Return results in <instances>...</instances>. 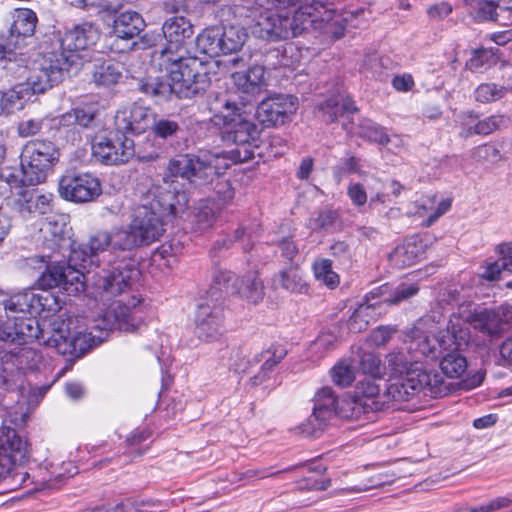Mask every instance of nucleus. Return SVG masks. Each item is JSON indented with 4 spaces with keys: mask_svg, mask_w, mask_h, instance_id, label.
Masks as SVG:
<instances>
[{
    "mask_svg": "<svg viewBox=\"0 0 512 512\" xmlns=\"http://www.w3.org/2000/svg\"><path fill=\"white\" fill-rule=\"evenodd\" d=\"M230 362L231 367L236 373L247 372L256 364L254 356L252 358L248 357L242 349H237L232 352Z\"/></svg>",
    "mask_w": 512,
    "mask_h": 512,
    "instance_id": "62",
    "label": "nucleus"
},
{
    "mask_svg": "<svg viewBox=\"0 0 512 512\" xmlns=\"http://www.w3.org/2000/svg\"><path fill=\"white\" fill-rule=\"evenodd\" d=\"M287 354L286 349L281 345H272L268 349L255 354L254 361L261 364V371L254 377V384L263 381L269 371H271Z\"/></svg>",
    "mask_w": 512,
    "mask_h": 512,
    "instance_id": "39",
    "label": "nucleus"
},
{
    "mask_svg": "<svg viewBox=\"0 0 512 512\" xmlns=\"http://www.w3.org/2000/svg\"><path fill=\"white\" fill-rule=\"evenodd\" d=\"M512 323V306L500 305L495 309H472V305L461 304L457 314H452L445 333L436 341L444 350H460L470 341L469 325L490 337L499 336L505 326Z\"/></svg>",
    "mask_w": 512,
    "mask_h": 512,
    "instance_id": "5",
    "label": "nucleus"
},
{
    "mask_svg": "<svg viewBox=\"0 0 512 512\" xmlns=\"http://www.w3.org/2000/svg\"><path fill=\"white\" fill-rule=\"evenodd\" d=\"M314 406L312 420L317 421V427L322 423H327L333 415L338 414L340 401L330 387H323L314 396Z\"/></svg>",
    "mask_w": 512,
    "mask_h": 512,
    "instance_id": "27",
    "label": "nucleus"
},
{
    "mask_svg": "<svg viewBox=\"0 0 512 512\" xmlns=\"http://www.w3.org/2000/svg\"><path fill=\"white\" fill-rule=\"evenodd\" d=\"M50 326V335L44 341V344L54 348L61 355H68L77 359L82 357L94 345V337L90 333L77 332L71 335L68 324L61 317L55 319Z\"/></svg>",
    "mask_w": 512,
    "mask_h": 512,
    "instance_id": "15",
    "label": "nucleus"
},
{
    "mask_svg": "<svg viewBox=\"0 0 512 512\" xmlns=\"http://www.w3.org/2000/svg\"><path fill=\"white\" fill-rule=\"evenodd\" d=\"M27 102L25 89L15 85L6 91H0V115H10L21 110Z\"/></svg>",
    "mask_w": 512,
    "mask_h": 512,
    "instance_id": "44",
    "label": "nucleus"
},
{
    "mask_svg": "<svg viewBox=\"0 0 512 512\" xmlns=\"http://www.w3.org/2000/svg\"><path fill=\"white\" fill-rule=\"evenodd\" d=\"M480 115L473 110L461 112L457 119L460 126L459 136L468 139L474 135L480 136Z\"/></svg>",
    "mask_w": 512,
    "mask_h": 512,
    "instance_id": "52",
    "label": "nucleus"
},
{
    "mask_svg": "<svg viewBox=\"0 0 512 512\" xmlns=\"http://www.w3.org/2000/svg\"><path fill=\"white\" fill-rule=\"evenodd\" d=\"M27 457V444L16 430L0 427V486L4 491L28 488L33 484L23 463Z\"/></svg>",
    "mask_w": 512,
    "mask_h": 512,
    "instance_id": "6",
    "label": "nucleus"
},
{
    "mask_svg": "<svg viewBox=\"0 0 512 512\" xmlns=\"http://www.w3.org/2000/svg\"><path fill=\"white\" fill-rule=\"evenodd\" d=\"M386 367L393 375H409L411 371L423 370L415 356L407 352V346L391 351L386 356Z\"/></svg>",
    "mask_w": 512,
    "mask_h": 512,
    "instance_id": "34",
    "label": "nucleus"
},
{
    "mask_svg": "<svg viewBox=\"0 0 512 512\" xmlns=\"http://www.w3.org/2000/svg\"><path fill=\"white\" fill-rule=\"evenodd\" d=\"M46 264V270L41 274L38 279L39 286L42 289L59 288L62 278L64 276L65 261L61 257L45 258V261H40Z\"/></svg>",
    "mask_w": 512,
    "mask_h": 512,
    "instance_id": "40",
    "label": "nucleus"
},
{
    "mask_svg": "<svg viewBox=\"0 0 512 512\" xmlns=\"http://www.w3.org/2000/svg\"><path fill=\"white\" fill-rule=\"evenodd\" d=\"M422 255V245L417 237L406 239L399 244L390 254V263L397 268H405L414 265Z\"/></svg>",
    "mask_w": 512,
    "mask_h": 512,
    "instance_id": "31",
    "label": "nucleus"
},
{
    "mask_svg": "<svg viewBox=\"0 0 512 512\" xmlns=\"http://www.w3.org/2000/svg\"><path fill=\"white\" fill-rule=\"evenodd\" d=\"M298 109V99L288 94H275L260 102L256 115L267 126H280L290 121Z\"/></svg>",
    "mask_w": 512,
    "mask_h": 512,
    "instance_id": "21",
    "label": "nucleus"
},
{
    "mask_svg": "<svg viewBox=\"0 0 512 512\" xmlns=\"http://www.w3.org/2000/svg\"><path fill=\"white\" fill-rule=\"evenodd\" d=\"M396 331L397 329L394 326H379L370 333L369 341L375 346H384L390 341Z\"/></svg>",
    "mask_w": 512,
    "mask_h": 512,
    "instance_id": "64",
    "label": "nucleus"
},
{
    "mask_svg": "<svg viewBox=\"0 0 512 512\" xmlns=\"http://www.w3.org/2000/svg\"><path fill=\"white\" fill-rule=\"evenodd\" d=\"M470 157L481 164H496L503 159L500 150L492 143H484L472 148Z\"/></svg>",
    "mask_w": 512,
    "mask_h": 512,
    "instance_id": "53",
    "label": "nucleus"
},
{
    "mask_svg": "<svg viewBox=\"0 0 512 512\" xmlns=\"http://www.w3.org/2000/svg\"><path fill=\"white\" fill-rule=\"evenodd\" d=\"M92 155L106 165L124 164L134 157L135 144L123 133L115 138L96 136L92 141Z\"/></svg>",
    "mask_w": 512,
    "mask_h": 512,
    "instance_id": "17",
    "label": "nucleus"
},
{
    "mask_svg": "<svg viewBox=\"0 0 512 512\" xmlns=\"http://www.w3.org/2000/svg\"><path fill=\"white\" fill-rule=\"evenodd\" d=\"M469 14L476 22L493 21L501 23L500 16L509 11L508 7H500L492 0H467Z\"/></svg>",
    "mask_w": 512,
    "mask_h": 512,
    "instance_id": "35",
    "label": "nucleus"
},
{
    "mask_svg": "<svg viewBox=\"0 0 512 512\" xmlns=\"http://www.w3.org/2000/svg\"><path fill=\"white\" fill-rule=\"evenodd\" d=\"M405 345L407 346V352L415 356L419 364L425 357H434L435 347L431 344L430 338L421 331H413L409 340L405 341Z\"/></svg>",
    "mask_w": 512,
    "mask_h": 512,
    "instance_id": "45",
    "label": "nucleus"
},
{
    "mask_svg": "<svg viewBox=\"0 0 512 512\" xmlns=\"http://www.w3.org/2000/svg\"><path fill=\"white\" fill-rule=\"evenodd\" d=\"M119 233L120 228H115L111 232L97 231L89 237L86 244L77 250L79 257L83 256L80 266L86 269L87 263L99 266V253L105 252L107 248H110V253L107 255L108 259L106 260L109 268L102 269L99 275L98 286L114 296L122 294L126 289L131 288L133 282L140 274L133 259H114L116 252H127L126 247L118 245L116 242V237Z\"/></svg>",
    "mask_w": 512,
    "mask_h": 512,
    "instance_id": "3",
    "label": "nucleus"
},
{
    "mask_svg": "<svg viewBox=\"0 0 512 512\" xmlns=\"http://www.w3.org/2000/svg\"><path fill=\"white\" fill-rule=\"evenodd\" d=\"M65 263L60 289L67 295H77L85 290V275L80 269Z\"/></svg>",
    "mask_w": 512,
    "mask_h": 512,
    "instance_id": "47",
    "label": "nucleus"
},
{
    "mask_svg": "<svg viewBox=\"0 0 512 512\" xmlns=\"http://www.w3.org/2000/svg\"><path fill=\"white\" fill-rule=\"evenodd\" d=\"M150 121V109L136 103L128 109L117 111L115 115L116 129L123 134H140L149 127Z\"/></svg>",
    "mask_w": 512,
    "mask_h": 512,
    "instance_id": "25",
    "label": "nucleus"
},
{
    "mask_svg": "<svg viewBox=\"0 0 512 512\" xmlns=\"http://www.w3.org/2000/svg\"><path fill=\"white\" fill-rule=\"evenodd\" d=\"M440 368L447 377L458 378L466 371L467 361L459 352L452 350L442 357Z\"/></svg>",
    "mask_w": 512,
    "mask_h": 512,
    "instance_id": "49",
    "label": "nucleus"
},
{
    "mask_svg": "<svg viewBox=\"0 0 512 512\" xmlns=\"http://www.w3.org/2000/svg\"><path fill=\"white\" fill-rule=\"evenodd\" d=\"M51 194L42 193L38 189L23 188L18 190L9 200L11 208L23 218L36 214H45L50 209Z\"/></svg>",
    "mask_w": 512,
    "mask_h": 512,
    "instance_id": "24",
    "label": "nucleus"
},
{
    "mask_svg": "<svg viewBox=\"0 0 512 512\" xmlns=\"http://www.w3.org/2000/svg\"><path fill=\"white\" fill-rule=\"evenodd\" d=\"M57 146L48 140L35 139L27 142L21 153V167L29 185L45 182L48 172L59 161Z\"/></svg>",
    "mask_w": 512,
    "mask_h": 512,
    "instance_id": "11",
    "label": "nucleus"
},
{
    "mask_svg": "<svg viewBox=\"0 0 512 512\" xmlns=\"http://www.w3.org/2000/svg\"><path fill=\"white\" fill-rule=\"evenodd\" d=\"M237 277L230 271L215 267L212 271L211 286L208 294L215 299V303H220L223 294H232V283Z\"/></svg>",
    "mask_w": 512,
    "mask_h": 512,
    "instance_id": "43",
    "label": "nucleus"
},
{
    "mask_svg": "<svg viewBox=\"0 0 512 512\" xmlns=\"http://www.w3.org/2000/svg\"><path fill=\"white\" fill-rule=\"evenodd\" d=\"M509 119L503 114H493L480 118V136H488L495 131L507 127Z\"/></svg>",
    "mask_w": 512,
    "mask_h": 512,
    "instance_id": "58",
    "label": "nucleus"
},
{
    "mask_svg": "<svg viewBox=\"0 0 512 512\" xmlns=\"http://www.w3.org/2000/svg\"><path fill=\"white\" fill-rule=\"evenodd\" d=\"M34 339H47L45 332L39 328L38 321L30 315L12 322L0 324V341L27 344Z\"/></svg>",
    "mask_w": 512,
    "mask_h": 512,
    "instance_id": "23",
    "label": "nucleus"
},
{
    "mask_svg": "<svg viewBox=\"0 0 512 512\" xmlns=\"http://www.w3.org/2000/svg\"><path fill=\"white\" fill-rule=\"evenodd\" d=\"M333 382L341 387L349 386L355 379L353 369L346 364L339 363L331 371Z\"/></svg>",
    "mask_w": 512,
    "mask_h": 512,
    "instance_id": "61",
    "label": "nucleus"
},
{
    "mask_svg": "<svg viewBox=\"0 0 512 512\" xmlns=\"http://www.w3.org/2000/svg\"><path fill=\"white\" fill-rule=\"evenodd\" d=\"M213 206L205 203L198 208L195 214V225L199 230L210 228L214 224L220 210Z\"/></svg>",
    "mask_w": 512,
    "mask_h": 512,
    "instance_id": "57",
    "label": "nucleus"
},
{
    "mask_svg": "<svg viewBox=\"0 0 512 512\" xmlns=\"http://www.w3.org/2000/svg\"><path fill=\"white\" fill-rule=\"evenodd\" d=\"M372 404V402L370 401ZM369 402H364L359 396L353 394L346 395L340 400L338 406V415L350 420H358L362 415L373 413Z\"/></svg>",
    "mask_w": 512,
    "mask_h": 512,
    "instance_id": "41",
    "label": "nucleus"
},
{
    "mask_svg": "<svg viewBox=\"0 0 512 512\" xmlns=\"http://www.w3.org/2000/svg\"><path fill=\"white\" fill-rule=\"evenodd\" d=\"M209 110L213 114L211 123L220 129V136L224 143L235 144L236 148L227 152L218 153L222 163L232 164L247 162L254 156L253 148L260 138L262 128L252 118L241 112L234 102L226 96H215L209 102Z\"/></svg>",
    "mask_w": 512,
    "mask_h": 512,
    "instance_id": "2",
    "label": "nucleus"
},
{
    "mask_svg": "<svg viewBox=\"0 0 512 512\" xmlns=\"http://www.w3.org/2000/svg\"><path fill=\"white\" fill-rule=\"evenodd\" d=\"M506 93V86H498L495 83H482L475 89L474 97L480 103H490L503 98Z\"/></svg>",
    "mask_w": 512,
    "mask_h": 512,
    "instance_id": "54",
    "label": "nucleus"
},
{
    "mask_svg": "<svg viewBox=\"0 0 512 512\" xmlns=\"http://www.w3.org/2000/svg\"><path fill=\"white\" fill-rule=\"evenodd\" d=\"M248 39L246 29L240 25H229L221 28L222 54L237 53Z\"/></svg>",
    "mask_w": 512,
    "mask_h": 512,
    "instance_id": "38",
    "label": "nucleus"
},
{
    "mask_svg": "<svg viewBox=\"0 0 512 512\" xmlns=\"http://www.w3.org/2000/svg\"><path fill=\"white\" fill-rule=\"evenodd\" d=\"M357 111V107L350 98L331 96L318 105L319 117L325 123L337 121L340 117Z\"/></svg>",
    "mask_w": 512,
    "mask_h": 512,
    "instance_id": "30",
    "label": "nucleus"
},
{
    "mask_svg": "<svg viewBox=\"0 0 512 512\" xmlns=\"http://www.w3.org/2000/svg\"><path fill=\"white\" fill-rule=\"evenodd\" d=\"M41 300V295L32 290L18 292L11 296L0 292V324L38 313L39 308L44 306Z\"/></svg>",
    "mask_w": 512,
    "mask_h": 512,
    "instance_id": "20",
    "label": "nucleus"
},
{
    "mask_svg": "<svg viewBox=\"0 0 512 512\" xmlns=\"http://www.w3.org/2000/svg\"><path fill=\"white\" fill-rule=\"evenodd\" d=\"M265 69L261 65H253L246 71H237L232 74V80L239 90L254 94L264 84Z\"/></svg>",
    "mask_w": 512,
    "mask_h": 512,
    "instance_id": "33",
    "label": "nucleus"
},
{
    "mask_svg": "<svg viewBox=\"0 0 512 512\" xmlns=\"http://www.w3.org/2000/svg\"><path fill=\"white\" fill-rule=\"evenodd\" d=\"M495 62L494 54L486 48L475 49L465 67L472 72H481Z\"/></svg>",
    "mask_w": 512,
    "mask_h": 512,
    "instance_id": "55",
    "label": "nucleus"
},
{
    "mask_svg": "<svg viewBox=\"0 0 512 512\" xmlns=\"http://www.w3.org/2000/svg\"><path fill=\"white\" fill-rule=\"evenodd\" d=\"M232 294L239 295L242 299L252 304H257L264 298V285L254 272L248 273L242 278H236L231 285Z\"/></svg>",
    "mask_w": 512,
    "mask_h": 512,
    "instance_id": "29",
    "label": "nucleus"
},
{
    "mask_svg": "<svg viewBox=\"0 0 512 512\" xmlns=\"http://www.w3.org/2000/svg\"><path fill=\"white\" fill-rule=\"evenodd\" d=\"M360 369L364 374L380 378L383 374L380 358L371 352H364L360 358Z\"/></svg>",
    "mask_w": 512,
    "mask_h": 512,
    "instance_id": "60",
    "label": "nucleus"
},
{
    "mask_svg": "<svg viewBox=\"0 0 512 512\" xmlns=\"http://www.w3.org/2000/svg\"><path fill=\"white\" fill-rule=\"evenodd\" d=\"M186 203L185 193L175 195L167 192L163 202L153 200L149 206L138 207L130 224L120 227L116 242L126 247L127 252H132L159 241L165 232L166 218L178 216L184 211Z\"/></svg>",
    "mask_w": 512,
    "mask_h": 512,
    "instance_id": "4",
    "label": "nucleus"
},
{
    "mask_svg": "<svg viewBox=\"0 0 512 512\" xmlns=\"http://www.w3.org/2000/svg\"><path fill=\"white\" fill-rule=\"evenodd\" d=\"M252 33L267 41L294 38L310 28L328 31L339 24L340 16L320 0H255Z\"/></svg>",
    "mask_w": 512,
    "mask_h": 512,
    "instance_id": "1",
    "label": "nucleus"
},
{
    "mask_svg": "<svg viewBox=\"0 0 512 512\" xmlns=\"http://www.w3.org/2000/svg\"><path fill=\"white\" fill-rule=\"evenodd\" d=\"M419 393L431 398H439L448 393V386L438 373L426 370L411 371L409 375L391 382L384 394L386 405L389 402H406Z\"/></svg>",
    "mask_w": 512,
    "mask_h": 512,
    "instance_id": "9",
    "label": "nucleus"
},
{
    "mask_svg": "<svg viewBox=\"0 0 512 512\" xmlns=\"http://www.w3.org/2000/svg\"><path fill=\"white\" fill-rule=\"evenodd\" d=\"M163 35L167 41L165 47L155 50L153 59L164 56L168 52L171 54H186L184 43L193 35V26L183 16H173L168 18L162 26Z\"/></svg>",
    "mask_w": 512,
    "mask_h": 512,
    "instance_id": "22",
    "label": "nucleus"
},
{
    "mask_svg": "<svg viewBox=\"0 0 512 512\" xmlns=\"http://www.w3.org/2000/svg\"><path fill=\"white\" fill-rule=\"evenodd\" d=\"M38 18L28 8L16 9L13 13L9 35L0 37V61L7 60L8 65L17 61L16 49L25 44V39L34 35Z\"/></svg>",
    "mask_w": 512,
    "mask_h": 512,
    "instance_id": "14",
    "label": "nucleus"
},
{
    "mask_svg": "<svg viewBox=\"0 0 512 512\" xmlns=\"http://www.w3.org/2000/svg\"><path fill=\"white\" fill-rule=\"evenodd\" d=\"M380 303H362L360 304L347 321V328L350 332L360 333L368 328L371 322H374L380 316L377 309Z\"/></svg>",
    "mask_w": 512,
    "mask_h": 512,
    "instance_id": "36",
    "label": "nucleus"
},
{
    "mask_svg": "<svg viewBox=\"0 0 512 512\" xmlns=\"http://www.w3.org/2000/svg\"><path fill=\"white\" fill-rule=\"evenodd\" d=\"M356 396H359L364 402H372L369 403L371 406V410L374 412L383 410L386 406L385 399L381 400L383 397L380 395V388L375 383L374 380H364L360 381L354 391Z\"/></svg>",
    "mask_w": 512,
    "mask_h": 512,
    "instance_id": "46",
    "label": "nucleus"
},
{
    "mask_svg": "<svg viewBox=\"0 0 512 512\" xmlns=\"http://www.w3.org/2000/svg\"><path fill=\"white\" fill-rule=\"evenodd\" d=\"M197 50L210 57H216L222 54L221 50V28L210 27L204 29L196 37Z\"/></svg>",
    "mask_w": 512,
    "mask_h": 512,
    "instance_id": "42",
    "label": "nucleus"
},
{
    "mask_svg": "<svg viewBox=\"0 0 512 512\" xmlns=\"http://www.w3.org/2000/svg\"><path fill=\"white\" fill-rule=\"evenodd\" d=\"M58 190L63 199L75 203L93 201L102 191L98 178L89 173L62 176Z\"/></svg>",
    "mask_w": 512,
    "mask_h": 512,
    "instance_id": "19",
    "label": "nucleus"
},
{
    "mask_svg": "<svg viewBox=\"0 0 512 512\" xmlns=\"http://www.w3.org/2000/svg\"><path fill=\"white\" fill-rule=\"evenodd\" d=\"M122 78V65L118 62L105 61L95 67L93 79L97 85L110 86Z\"/></svg>",
    "mask_w": 512,
    "mask_h": 512,
    "instance_id": "48",
    "label": "nucleus"
},
{
    "mask_svg": "<svg viewBox=\"0 0 512 512\" xmlns=\"http://www.w3.org/2000/svg\"><path fill=\"white\" fill-rule=\"evenodd\" d=\"M141 302L142 299L139 295H133L127 303L120 300L112 304L104 312L97 327L108 331L118 329L125 332H135L143 324Z\"/></svg>",
    "mask_w": 512,
    "mask_h": 512,
    "instance_id": "16",
    "label": "nucleus"
},
{
    "mask_svg": "<svg viewBox=\"0 0 512 512\" xmlns=\"http://www.w3.org/2000/svg\"><path fill=\"white\" fill-rule=\"evenodd\" d=\"M224 321L222 303H211L206 300L197 307L194 333L203 342L217 341L224 333Z\"/></svg>",
    "mask_w": 512,
    "mask_h": 512,
    "instance_id": "18",
    "label": "nucleus"
},
{
    "mask_svg": "<svg viewBox=\"0 0 512 512\" xmlns=\"http://www.w3.org/2000/svg\"><path fill=\"white\" fill-rule=\"evenodd\" d=\"M222 159L219 154L210 152L178 155L169 160L164 182H173L174 178L180 177L195 185L210 183L229 167L227 162L222 163Z\"/></svg>",
    "mask_w": 512,
    "mask_h": 512,
    "instance_id": "8",
    "label": "nucleus"
},
{
    "mask_svg": "<svg viewBox=\"0 0 512 512\" xmlns=\"http://www.w3.org/2000/svg\"><path fill=\"white\" fill-rule=\"evenodd\" d=\"M273 283L275 286H280L293 293L303 294L308 291V285L304 281L298 266L295 265H290L277 273L273 277Z\"/></svg>",
    "mask_w": 512,
    "mask_h": 512,
    "instance_id": "37",
    "label": "nucleus"
},
{
    "mask_svg": "<svg viewBox=\"0 0 512 512\" xmlns=\"http://www.w3.org/2000/svg\"><path fill=\"white\" fill-rule=\"evenodd\" d=\"M0 180L7 183L11 188L23 189L22 186H30L23 173V169L4 167L0 170Z\"/></svg>",
    "mask_w": 512,
    "mask_h": 512,
    "instance_id": "59",
    "label": "nucleus"
},
{
    "mask_svg": "<svg viewBox=\"0 0 512 512\" xmlns=\"http://www.w3.org/2000/svg\"><path fill=\"white\" fill-rule=\"evenodd\" d=\"M314 275L317 280L330 288L339 283V276L332 270V262L329 259H320L313 264Z\"/></svg>",
    "mask_w": 512,
    "mask_h": 512,
    "instance_id": "56",
    "label": "nucleus"
},
{
    "mask_svg": "<svg viewBox=\"0 0 512 512\" xmlns=\"http://www.w3.org/2000/svg\"><path fill=\"white\" fill-rule=\"evenodd\" d=\"M72 63V54L48 53L42 57L39 66L32 71L27 81L17 85L25 89L29 101L33 95L43 94L60 83Z\"/></svg>",
    "mask_w": 512,
    "mask_h": 512,
    "instance_id": "10",
    "label": "nucleus"
},
{
    "mask_svg": "<svg viewBox=\"0 0 512 512\" xmlns=\"http://www.w3.org/2000/svg\"><path fill=\"white\" fill-rule=\"evenodd\" d=\"M41 361L42 354L29 346L4 352L0 361V388L10 391L22 387L26 371L36 370Z\"/></svg>",
    "mask_w": 512,
    "mask_h": 512,
    "instance_id": "12",
    "label": "nucleus"
},
{
    "mask_svg": "<svg viewBox=\"0 0 512 512\" xmlns=\"http://www.w3.org/2000/svg\"><path fill=\"white\" fill-rule=\"evenodd\" d=\"M71 229L63 222L48 220L41 228L43 233V249L48 253L31 258L32 261H45L48 258H68L70 262L77 264L79 252L73 248L74 241L70 235Z\"/></svg>",
    "mask_w": 512,
    "mask_h": 512,
    "instance_id": "13",
    "label": "nucleus"
},
{
    "mask_svg": "<svg viewBox=\"0 0 512 512\" xmlns=\"http://www.w3.org/2000/svg\"><path fill=\"white\" fill-rule=\"evenodd\" d=\"M145 27L142 16L135 11L120 13L114 20L113 35L122 40H131L139 36Z\"/></svg>",
    "mask_w": 512,
    "mask_h": 512,
    "instance_id": "28",
    "label": "nucleus"
},
{
    "mask_svg": "<svg viewBox=\"0 0 512 512\" xmlns=\"http://www.w3.org/2000/svg\"><path fill=\"white\" fill-rule=\"evenodd\" d=\"M154 61L158 62L160 70L168 73L172 92L178 98H192L206 90L207 74L199 71L202 63L197 58L168 52Z\"/></svg>",
    "mask_w": 512,
    "mask_h": 512,
    "instance_id": "7",
    "label": "nucleus"
},
{
    "mask_svg": "<svg viewBox=\"0 0 512 512\" xmlns=\"http://www.w3.org/2000/svg\"><path fill=\"white\" fill-rule=\"evenodd\" d=\"M358 135L379 145H387L390 142L385 128L370 119H363L360 122Z\"/></svg>",
    "mask_w": 512,
    "mask_h": 512,
    "instance_id": "50",
    "label": "nucleus"
},
{
    "mask_svg": "<svg viewBox=\"0 0 512 512\" xmlns=\"http://www.w3.org/2000/svg\"><path fill=\"white\" fill-rule=\"evenodd\" d=\"M141 92L150 95L159 100H167L172 94L170 82H165L159 78H144L139 82Z\"/></svg>",
    "mask_w": 512,
    "mask_h": 512,
    "instance_id": "51",
    "label": "nucleus"
},
{
    "mask_svg": "<svg viewBox=\"0 0 512 512\" xmlns=\"http://www.w3.org/2000/svg\"><path fill=\"white\" fill-rule=\"evenodd\" d=\"M152 129L155 136L166 139L174 136L179 131V125L173 120L160 119L154 122Z\"/></svg>",
    "mask_w": 512,
    "mask_h": 512,
    "instance_id": "63",
    "label": "nucleus"
},
{
    "mask_svg": "<svg viewBox=\"0 0 512 512\" xmlns=\"http://www.w3.org/2000/svg\"><path fill=\"white\" fill-rule=\"evenodd\" d=\"M419 287L416 284L401 283L394 290L388 284H384L370 292L373 297H379V302L387 305H398L416 295Z\"/></svg>",
    "mask_w": 512,
    "mask_h": 512,
    "instance_id": "32",
    "label": "nucleus"
},
{
    "mask_svg": "<svg viewBox=\"0 0 512 512\" xmlns=\"http://www.w3.org/2000/svg\"><path fill=\"white\" fill-rule=\"evenodd\" d=\"M98 29L91 23H82L68 30L61 39L62 52H78L94 45L99 39Z\"/></svg>",
    "mask_w": 512,
    "mask_h": 512,
    "instance_id": "26",
    "label": "nucleus"
}]
</instances>
